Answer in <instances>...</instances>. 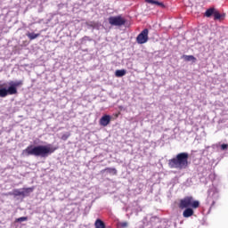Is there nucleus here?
I'll use <instances>...</instances> for the list:
<instances>
[{
    "mask_svg": "<svg viewBox=\"0 0 228 228\" xmlns=\"http://www.w3.org/2000/svg\"><path fill=\"white\" fill-rule=\"evenodd\" d=\"M56 151L53 144L47 145H28L23 150L25 156H35L36 158H49Z\"/></svg>",
    "mask_w": 228,
    "mask_h": 228,
    "instance_id": "1",
    "label": "nucleus"
},
{
    "mask_svg": "<svg viewBox=\"0 0 228 228\" xmlns=\"http://www.w3.org/2000/svg\"><path fill=\"white\" fill-rule=\"evenodd\" d=\"M200 207V201L193 199V196H186L182 199L179 203V208L184 209L183 212V218H190V216H193L195 211L193 209H197Z\"/></svg>",
    "mask_w": 228,
    "mask_h": 228,
    "instance_id": "2",
    "label": "nucleus"
},
{
    "mask_svg": "<svg viewBox=\"0 0 228 228\" xmlns=\"http://www.w3.org/2000/svg\"><path fill=\"white\" fill-rule=\"evenodd\" d=\"M190 154L188 152L178 153L168 160V167L176 170H186L190 166V162H188Z\"/></svg>",
    "mask_w": 228,
    "mask_h": 228,
    "instance_id": "3",
    "label": "nucleus"
},
{
    "mask_svg": "<svg viewBox=\"0 0 228 228\" xmlns=\"http://www.w3.org/2000/svg\"><path fill=\"white\" fill-rule=\"evenodd\" d=\"M24 82L22 80L4 83L0 82V97L4 98L8 97V95H17V94H19L17 88L22 86Z\"/></svg>",
    "mask_w": 228,
    "mask_h": 228,
    "instance_id": "4",
    "label": "nucleus"
},
{
    "mask_svg": "<svg viewBox=\"0 0 228 228\" xmlns=\"http://www.w3.org/2000/svg\"><path fill=\"white\" fill-rule=\"evenodd\" d=\"M108 20L110 26H118V28H121V26H128L127 20H126V19H124L121 15L110 16L109 17Z\"/></svg>",
    "mask_w": 228,
    "mask_h": 228,
    "instance_id": "5",
    "label": "nucleus"
},
{
    "mask_svg": "<svg viewBox=\"0 0 228 228\" xmlns=\"http://www.w3.org/2000/svg\"><path fill=\"white\" fill-rule=\"evenodd\" d=\"M137 44H147L149 42V28H144L136 37Z\"/></svg>",
    "mask_w": 228,
    "mask_h": 228,
    "instance_id": "6",
    "label": "nucleus"
},
{
    "mask_svg": "<svg viewBox=\"0 0 228 228\" xmlns=\"http://www.w3.org/2000/svg\"><path fill=\"white\" fill-rule=\"evenodd\" d=\"M100 126H102L103 127H106V126H109L110 122H111V116L110 115H103L100 118Z\"/></svg>",
    "mask_w": 228,
    "mask_h": 228,
    "instance_id": "7",
    "label": "nucleus"
},
{
    "mask_svg": "<svg viewBox=\"0 0 228 228\" xmlns=\"http://www.w3.org/2000/svg\"><path fill=\"white\" fill-rule=\"evenodd\" d=\"M216 12V9L215 7H210L208 9H207V11L205 12V17H213V15H215Z\"/></svg>",
    "mask_w": 228,
    "mask_h": 228,
    "instance_id": "8",
    "label": "nucleus"
},
{
    "mask_svg": "<svg viewBox=\"0 0 228 228\" xmlns=\"http://www.w3.org/2000/svg\"><path fill=\"white\" fill-rule=\"evenodd\" d=\"M104 172H107V174H112V175H117V168L115 167H106L101 171V174H104Z\"/></svg>",
    "mask_w": 228,
    "mask_h": 228,
    "instance_id": "9",
    "label": "nucleus"
},
{
    "mask_svg": "<svg viewBox=\"0 0 228 228\" xmlns=\"http://www.w3.org/2000/svg\"><path fill=\"white\" fill-rule=\"evenodd\" d=\"M182 60H184V61H192V63L197 61V58H195L193 55H183Z\"/></svg>",
    "mask_w": 228,
    "mask_h": 228,
    "instance_id": "10",
    "label": "nucleus"
},
{
    "mask_svg": "<svg viewBox=\"0 0 228 228\" xmlns=\"http://www.w3.org/2000/svg\"><path fill=\"white\" fill-rule=\"evenodd\" d=\"M94 227L95 228H106V224L104 223V221L98 218V219H96V221L94 223Z\"/></svg>",
    "mask_w": 228,
    "mask_h": 228,
    "instance_id": "11",
    "label": "nucleus"
},
{
    "mask_svg": "<svg viewBox=\"0 0 228 228\" xmlns=\"http://www.w3.org/2000/svg\"><path fill=\"white\" fill-rule=\"evenodd\" d=\"M35 187L23 188V197H29V193H33Z\"/></svg>",
    "mask_w": 228,
    "mask_h": 228,
    "instance_id": "12",
    "label": "nucleus"
},
{
    "mask_svg": "<svg viewBox=\"0 0 228 228\" xmlns=\"http://www.w3.org/2000/svg\"><path fill=\"white\" fill-rule=\"evenodd\" d=\"M225 14H221L218 11L214 13V20H224Z\"/></svg>",
    "mask_w": 228,
    "mask_h": 228,
    "instance_id": "13",
    "label": "nucleus"
},
{
    "mask_svg": "<svg viewBox=\"0 0 228 228\" xmlns=\"http://www.w3.org/2000/svg\"><path fill=\"white\" fill-rule=\"evenodd\" d=\"M127 74V70L126 69H118L115 71L116 77H124Z\"/></svg>",
    "mask_w": 228,
    "mask_h": 228,
    "instance_id": "14",
    "label": "nucleus"
},
{
    "mask_svg": "<svg viewBox=\"0 0 228 228\" xmlns=\"http://www.w3.org/2000/svg\"><path fill=\"white\" fill-rule=\"evenodd\" d=\"M8 195H14V197H23L24 192L19 189H16L12 192H9Z\"/></svg>",
    "mask_w": 228,
    "mask_h": 228,
    "instance_id": "15",
    "label": "nucleus"
},
{
    "mask_svg": "<svg viewBox=\"0 0 228 228\" xmlns=\"http://www.w3.org/2000/svg\"><path fill=\"white\" fill-rule=\"evenodd\" d=\"M27 37L29 38V40H35L36 38H38L40 37V34H35V32H28L27 34Z\"/></svg>",
    "mask_w": 228,
    "mask_h": 228,
    "instance_id": "16",
    "label": "nucleus"
},
{
    "mask_svg": "<svg viewBox=\"0 0 228 228\" xmlns=\"http://www.w3.org/2000/svg\"><path fill=\"white\" fill-rule=\"evenodd\" d=\"M208 193H213L212 197H214L215 200H218V191L216 189H210Z\"/></svg>",
    "mask_w": 228,
    "mask_h": 228,
    "instance_id": "17",
    "label": "nucleus"
},
{
    "mask_svg": "<svg viewBox=\"0 0 228 228\" xmlns=\"http://www.w3.org/2000/svg\"><path fill=\"white\" fill-rule=\"evenodd\" d=\"M92 38L90 37H88V36H85L84 37H82L81 39H80V43L81 44H86V42H92Z\"/></svg>",
    "mask_w": 228,
    "mask_h": 228,
    "instance_id": "18",
    "label": "nucleus"
},
{
    "mask_svg": "<svg viewBox=\"0 0 228 228\" xmlns=\"http://www.w3.org/2000/svg\"><path fill=\"white\" fill-rule=\"evenodd\" d=\"M70 136V133L67 132L66 134L61 135V140H63L64 142H66V140H69V137Z\"/></svg>",
    "mask_w": 228,
    "mask_h": 228,
    "instance_id": "19",
    "label": "nucleus"
},
{
    "mask_svg": "<svg viewBox=\"0 0 228 228\" xmlns=\"http://www.w3.org/2000/svg\"><path fill=\"white\" fill-rule=\"evenodd\" d=\"M101 26H102V25L101 24V22H99V21L95 22V21H94V28H93V29H101Z\"/></svg>",
    "mask_w": 228,
    "mask_h": 228,
    "instance_id": "20",
    "label": "nucleus"
},
{
    "mask_svg": "<svg viewBox=\"0 0 228 228\" xmlns=\"http://www.w3.org/2000/svg\"><path fill=\"white\" fill-rule=\"evenodd\" d=\"M127 225H129V224L127 222L118 223V227H121V228H126V227H127Z\"/></svg>",
    "mask_w": 228,
    "mask_h": 228,
    "instance_id": "21",
    "label": "nucleus"
},
{
    "mask_svg": "<svg viewBox=\"0 0 228 228\" xmlns=\"http://www.w3.org/2000/svg\"><path fill=\"white\" fill-rule=\"evenodd\" d=\"M94 21H86V26H87L88 28H92L94 29Z\"/></svg>",
    "mask_w": 228,
    "mask_h": 228,
    "instance_id": "22",
    "label": "nucleus"
},
{
    "mask_svg": "<svg viewBox=\"0 0 228 228\" xmlns=\"http://www.w3.org/2000/svg\"><path fill=\"white\" fill-rule=\"evenodd\" d=\"M145 3H148V4H158L157 0H144Z\"/></svg>",
    "mask_w": 228,
    "mask_h": 228,
    "instance_id": "23",
    "label": "nucleus"
},
{
    "mask_svg": "<svg viewBox=\"0 0 228 228\" xmlns=\"http://www.w3.org/2000/svg\"><path fill=\"white\" fill-rule=\"evenodd\" d=\"M26 220H28V217L22 216V217H19L18 219H16V222H26Z\"/></svg>",
    "mask_w": 228,
    "mask_h": 228,
    "instance_id": "24",
    "label": "nucleus"
},
{
    "mask_svg": "<svg viewBox=\"0 0 228 228\" xmlns=\"http://www.w3.org/2000/svg\"><path fill=\"white\" fill-rule=\"evenodd\" d=\"M227 149H228V144L223 143L221 145V151H227Z\"/></svg>",
    "mask_w": 228,
    "mask_h": 228,
    "instance_id": "25",
    "label": "nucleus"
},
{
    "mask_svg": "<svg viewBox=\"0 0 228 228\" xmlns=\"http://www.w3.org/2000/svg\"><path fill=\"white\" fill-rule=\"evenodd\" d=\"M156 6H160V8H165V4H163V2L157 1Z\"/></svg>",
    "mask_w": 228,
    "mask_h": 228,
    "instance_id": "26",
    "label": "nucleus"
},
{
    "mask_svg": "<svg viewBox=\"0 0 228 228\" xmlns=\"http://www.w3.org/2000/svg\"><path fill=\"white\" fill-rule=\"evenodd\" d=\"M147 220V217L143 218V224H145V221Z\"/></svg>",
    "mask_w": 228,
    "mask_h": 228,
    "instance_id": "27",
    "label": "nucleus"
},
{
    "mask_svg": "<svg viewBox=\"0 0 228 228\" xmlns=\"http://www.w3.org/2000/svg\"><path fill=\"white\" fill-rule=\"evenodd\" d=\"M212 204H215V200H213V203Z\"/></svg>",
    "mask_w": 228,
    "mask_h": 228,
    "instance_id": "28",
    "label": "nucleus"
}]
</instances>
